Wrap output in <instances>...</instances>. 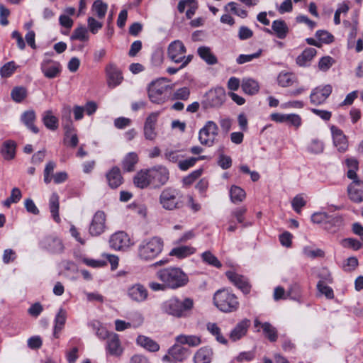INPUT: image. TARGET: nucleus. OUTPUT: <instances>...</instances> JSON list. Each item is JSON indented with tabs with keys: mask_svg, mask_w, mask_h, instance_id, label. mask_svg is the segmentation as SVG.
Segmentation results:
<instances>
[{
	"mask_svg": "<svg viewBox=\"0 0 363 363\" xmlns=\"http://www.w3.org/2000/svg\"><path fill=\"white\" fill-rule=\"evenodd\" d=\"M157 277L170 289L183 287L189 282L188 275L178 267L160 269L157 272Z\"/></svg>",
	"mask_w": 363,
	"mask_h": 363,
	"instance_id": "nucleus-1",
	"label": "nucleus"
},
{
	"mask_svg": "<svg viewBox=\"0 0 363 363\" xmlns=\"http://www.w3.org/2000/svg\"><path fill=\"white\" fill-rule=\"evenodd\" d=\"M194 304L191 298H185L182 301L177 297H172L162 303L161 310L175 318H186L194 308Z\"/></svg>",
	"mask_w": 363,
	"mask_h": 363,
	"instance_id": "nucleus-2",
	"label": "nucleus"
},
{
	"mask_svg": "<svg viewBox=\"0 0 363 363\" xmlns=\"http://www.w3.org/2000/svg\"><path fill=\"white\" fill-rule=\"evenodd\" d=\"M164 242L160 237L155 236L143 240L138 247V257L144 262L155 259L162 251Z\"/></svg>",
	"mask_w": 363,
	"mask_h": 363,
	"instance_id": "nucleus-3",
	"label": "nucleus"
},
{
	"mask_svg": "<svg viewBox=\"0 0 363 363\" xmlns=\"http://www.w3.org/2000/svg\"><path fill=\"white\" fill-rule=\"evenodd\" d=\"M213 303L223 313H233L238 310L240 303L235 294L227 289L216 291L213 295Z\"/></svg>",
	"mask_w": 363,
	"mask_h": 363,
	"instance_id": "nucleus-4",
	"label": "nucleus"
},
{
	"mask_svg": "<svg viewBox=\"0 0 363 363\" xmlns=\"http://www.w3.org/2000/svg\"><path fill=\"white\" fill-rule=\"evenodd\" d=\"M159 203L167 211L179 209L183 206L179 191L172 187H167L161 191Z\"/></svg>",
	"mask_w": 363,
	"mask_h": 363,
	"instance_id": "nucleus-5",
	"label": "nucleus"
},
{
	"mask_svg": "<svg viewBox=\"0 0 363 363\" xmlns=\"http://www.w3.org/2000/svg\"><path fill=\"white\" fill-rule=\"evenodd\" d=\"M169 88V80L160 78L152 82L148 86V96L155 104H160L167 99L166 92Z\"/></svg>",
	"mask_w": 363,
	"mask_h": 363,
	"instance_id": "nucleus-6",
	"label": "nucleus"
},
{
	"mask_svg": "<svg viewBox=\"0 0 363 363\" xmlns=\"http://www.w3.org/2000/svg\"><path fill=\"white\" fill-rule=\"evenodd\" d=\"M218 126L212 121H207L199 133V140L201 145L211 147L216 142Z\"/></svg>",
	"mask_w": 363,
	"mask_h": 363,
	"instance_id": "nucleus-7",
	"label": "nucleus"
},
{
	"mask_svg": "<svg viewBox=\"0 0 363 363\" xmlns=\"http://www.w3.org/2000/svg\"><path fill=\"white\" fill-rule=\"evenodd\" d=\"M151 184L155 188L164 185L169 180V172L167 167L162 165L155 166L149 169Z\"/></svg>",
	"mask_w": 363,
	"mask_h": 363,
	"instance_id": "nucleus-8",
	"label": "nucleus"
},
{
	"mask_svg": "<svg viewBox=\"0 0 363 363\" xmlns=\"http://www.w3.org/2000/svg\"><path fill=\"white\" fill-rule=\"evenodd\" d=\"M225 100V91L223 88L217 87L210 90L206 94L205 106L218 108L223 105Z\"/></svg>",
	"mask_w": 363,
	"mask_h": 363,
	"instance_id": "nucleus-9",
	"label": "nucleus"
},
{
	"mask_svg": "<svg viewBox=\"0 0 363 363\" xmlns=\"http://www.w3.org/2000/svg\"><path fill=\"white\" fill-rule=\"evenodd\" d=\"M107 85L109 88L113 89L120 85L123 79L122 72L113 63H109L105 68Z\"/></svg>",
	"mask_w": 363,
	"mask_h": 363,
	"instance_id": "nucleus-10",
	"label": "nucleus"
},
{
	"mask_svg": "<svg viewBox=\"0 0 363 363\" xmlns=\"http://www.w3.org/2000/svg\"><path fill=\"white\" fill-rule=\"evenodd\" d=\"M186 52L185 45L179 40L172 42L167 48L169 58L175 63H180L184 60Z\"/></svg>",
	"mask_w": 363,
	"mask_h": 363,
	"instance_id": "nucleus-11",
	"label": "nucleus"
},
{
	"mask_svg": "<svg viewBox=\"0 0 363 363\" xmlns=\"http://www.w3.org/2000/svg\"><path fill=\"white\" fill-rule=\"evenodd\" d=\"M189 356L188 350L179 345H174L168 350V353L162 357V361L182 362Z\"/></svg>",
	"mask_w": 363,
	"mask_h": 363,
	"instance_id": "nucleus-12",
	"label": "nucleus"
},
{
	"mask_svg": "<svg viewBox=\"0 0 363 363\" xmlns=\"http://www.w3.org/2000/svg\"><path fill=\"white\" fill-rule=\"evenodd\" d=\"M110 247L116 250H125L131 245L127 233L119 231L113 234L109 239Z\"/></svg>",
	"mask_w": 363,
	"mask_h": 363,
	"instance_id": "nucleus-13",
	"label": "nucleus"
},
{
	"mask_svg": "<svg viewBox=\"0 0 363 363\" xmlns=\"http://www.w3.org/2000/svg\"><path fill=\"white\" fill-rule=\"evenodd\" d=\"M106 228V215L104 212L98 211L94 214L89 225V233L91 236H99Z\"/></svg>",
	"mask_w": 363,
	"mask_h": 363,
	"instance_id": "nucleus-14",
	"label": "nucleus"
},
{
	"mask_svg": "<svg viewBox=\"0 0 363 363\" xmlns=\"http://www.w3.org/2000/svg\"><path fill=\"white\" fill-rule=\"evenodd\" d=\"M332 90L333 88L330 84L315 87L310 95L311 104L317 106L324 103L332 93Z\"/></svg>",
	"mask_w": 363,
	"mask_h": 363,
	"instance_id": "nucleus-15",
	"label": "nucleus"
},
{
	"mask_svg": "<svg viewBox=\"0 0 363 363\" xmlns=\"http://www.w3.org/2000/svg\"><path fill=\"white\" fill-rule=\"evenodd\" d=\"M40 244L43 248L54 254L62 253L64 250L62 240L56 236H47L40 241Z\"/></svg>",
	"mask_w": 363,
	"mask_h": 363,
	"instance_id": "nucleus-16",
	"label": "nucleus"
},
{
	"mask_svg": "<svg viewBox=\"0 0 363 363\" xmlns=\"http://www.w3.org/2000/svg\"><path fill=\"white\" fill-rule=\"evenodd\" d=\"M159 114V112H152L147 117L143 128L144 136L146 140H154L156 138L155 126Z\"/></svg>",
	"mask_w": 363,
	"mask_h": 363,
	"instance_id": "nucleus-17",
	"label": "nucleus"
},
{
	"mask_svg": "<svg viewBox=\"0 0 363 363\" xmlns=\"http://www.w3.org/2000/svg\"><path fill=\"white\" fill-rule=\"evenodd\" d=\"M106 350L107 353L111 356L118 357L122 354L123 349L118 334L111 333L109 338L106 340Z\"/></svg>",
	"mask_w": 363,
	"mask_h": 363,
	"instance_id": "nucleus-18",
	"label": "nucleus"
},
{
	"mask_svg": "<svg viewBox=\"0 0 363 363\" xmlns=\"http://www.w3.org/2000/svg\"><path fill=\"white\" fill-rule=\"evenodd\" d=\"M40 69L45 77L49 79L57 77L61 72L60 63L48 59L43 60Z\"/></svg>",
	"mask_w": 363,
	"mask_h": 363,
	"instance_id": "nucleus-19",
	"label": "nucleus"
},
{
	"mask_svg": "<svg viewBox=\"0 0 363 363\" xmlns=\"http://www.w3.org/2000/svg\"><path fill=\"white\" fill-rule=\"evenodd\" d=\"M128 296L133 301L143 302L147 298L148 291L141 284H135L128 289Z\"/></svg>",
	"mask_w": 363,
	"mask_h": 363,
	"instance_id": "nucleus-20",
	"label": "nucleus"
},
{
	"mask_svg": "<svg viewBox=\"0 0 363 363\" xmlns=\"http://www.w3.org/2000/svg\"><path fill=\"white\" fill-rule=\"evenodd\" d=\"M334 145L337 148L338 151L344 152L348 147V143L346 135L342 130L335 125L330 128Z\"/></svg>",
	"mask_w": 363,
	"mask_h": 363,
	"instance_id": "nucleus-21",
	"label": "nucleus"
},
{
	"mask_svg": "<svg viewBox=\"0 0 363 363\" xmlns=\"http://www.w3.org/2000/svg\"><path fill=\"white\" fill-rule=\"evenodd\" d=\"M251 322L247 318H244L237 323L230 333V338L235 342L246 335Z\"/></svg>",
	"mask_w": 363,
	"mask_h": 363,
	"instance_id": "nucleus-22",
	"label": "nucleus"
},
{
	"mask_svg": "<svg viewBox=\"0 0 363 363\" xmlns=\"http://www.w3.org/2000/svg\"><path fill=\"white\" fill-rule=\"evenodd\" d=\"M350 200L356 203L363 201V181L354 180L347 188Z\"/></svg>",
	"mask_w": 363,
	"mask_h": 363,
	"instance_id": "nucleus-23",
	"label": "nucleus"
},
{
	"mask_svg": "<svg viewBox=\"0 0 363 363\" xmlns=\"http://www.w3.org/2000/svg\"><path fill=\"white\" fill-rule=\"evenodd\" d=\"M226 277L244 294L250 293L251 286L245 277L230 271L226 272Z\"/></svg>",
	"mask_w": 363,
	"mask_h": 363,
	"instance_id": "nucleus-24",
	"label": "nucleus"
},
{
	"mask_svg": "<svg viewBox=\"0 0 363 363\" xmlns=\"http://www.w3.org/2000/svg\"><path fill=\"white\" fill-rule=\"evenodd\" d=\"M199 8V4L196 0H180L177 5V10L182 13L186 11L187 19H191L195 14Z\"/></svg>",
	"mask_w": 363,
	"mask_h": 363,
	"instance_id": "nucleus-25",
	"label": "nucleus"
},
{
	"mask_svg": "<svg viewBox=\"0 0 363 363\" xmlns=\"http://www.w3.org/2000/svg\"><path fill=\"white\" fill-rule=\"evenodd\" d=\"M72 108L69 105H64L61 111V118L63 128L65 131V137L69 136V133L73 130V122L71 119Z\"/></svg>",
	"mask_w": 363,
	"mask_h": 363,
	"instance_id": "nucleus-26",
	"label": "nucleus"
},
{
	"mask_svg": "<svg viewBox=\"0 0 363 363\" xmlns=\"http://www.w3.org/2000/svg\"><path fill=\"white\" fill-rule=\"evenodd\" d=\"M133 183L140 189H145L149 185H152L149 169H142L137 172L133 178Z\"/></svg>",
	"mask_w": 363,
	"mask_h": 363,
	"instance_id": "nucleus-27",
	"label": "nucleus"
},
{
	"mask_svg": "<svg viewBox=\"0 0 363 363\" xmlns=\"http://www.w3.org/2000/svg\"><path fill=\"white\" fill-rule=\"evenodd\" d=\"M67 316V311L64 308H60L54 320L53 336L55 338H59V334L65 325Z\"/></svg>",
	"mask_w": 363,
	"mask_h": 363,
	"instance_id": "nucleus-28",
	"label": "nucleus"
},
{
	"mask_svg": "<svg viewBox=\"0 0 363 363\" xmlns=\"http://www.w3.org/2000/svg\"><path fill=\"white\" fill-rule=\"evenodd\" d=\"M36 119V114L33 109H29L24 111L21 116V122L33 133H38L39 129L34 125Z\"/></svg>",
	"mask_w": 363,
	"mask_h": 363,
	"instance_id": "nucleus-29",
	"label": "nucleus"
},
{
	"mask_svg": "<svg viewBox=\"0 0 363 363\" xmlns=\"http://www.w3.org/2000/svg\"><path fill=\"white\" fill-rule=\"evenodd\" d=\"M42 121L44 125L50 130H56L58 128L59 120L53 114L52 110H47L43 113Z\"/></svg>",
	"mask_w": 363,
	"mask_h": 363,
	"instance_id": "nucleus-30",
	"label": "nucleus"
},
{
	"mask_svg": "<svg viewBox=\"0 0 363 363\" xmlns=\"http://www.w3.org/2000/svg\"><path fill=\"white\" fill-rule=\"evenodd\" d=\"M213 350L208 347L200 348L194 354L195 363H211L213 358Z\"/></svg>",
	"mask_w": 363,
	"mask_h": 363,
	"instance_id": "nucleus-31",
	"label": "nucleus"
},
{
	"mask_svg": "<svg viewBox=\"0 0 363 363\" xmlns=\"http://www.w3.org/2000/svg\"><path fill=\"white\" fill-rule=\"evenodd\" d=\"M136 342L151 352H157L160 350V345L156 341L145 335H139L136 339Z\"/></svg>",
	"mask_w": 363,
	"mask_h": 363,
	"instance_id": "nucleus-32",
	"label": "nucleus"
},
{
	"mask_svg": "<svg viewBox=\"0 0 363 363\" xmlns=\"http://www.w3.org/2000/svg\"><path fill=\"white\" fill-rule=\"evenodd\" d=\"M106 179L110 187L116 189L122 184L123 177L120 169L118 167H113L107 174Z\"/></svg>",
	"mask_w": 363,
	"mask_h": 363,
	"instance_id": "nucleus-33",
	"label": "nucleus"
},
{
	"mask_svg": "<svg viewBox=\"0 0 363 363\" xmlns=\"http://www.w3.org/2000/svg\"><path fill=\"white\" fill-rule=\"evenodd\" d=\"M199 56L209 65L217 64L218 59L211 52L210 48L206 46H201L197 49Z\"/></svg>",
	"mask_w": 363,
	"mask_h": 363,
	"instance_id": "nucleus-34",
	"label": "nucleus"
},
{
	"mask_svg": "<svg viewBox=\"0 0 363 363\" xmlns=\"http://www.w3.org/2000/svg\"><path fill=\"white\" fill-rule=\"evenodd\" d=\"M59 196L57 193L54 192L50 196L49 200V208L52 218L57 223L60 222V218L59 216Z\"/></svg>",
	"mask_w": 363,
	"mask_h": 363,
	"instance_id": "nucleus-35",
	"label": "nucleus"
},
{
	"mask_svg": "<svg viewBox=\"0 0 363 363\" xmlns=\"http://www.w3.org/2000/svg\"><path fill=\"white\" fill-rule=\"evenodd\" d=\"M175 340L180 345H188L190 347H196L201 342L200 337L194 335H179Z\"/></svg>",
	"mask_w": 363,
	"mask_h": 363,
	"instance_id": "nucleus-36",
	"label": "nucleus"
},
{
	"mask_svg": "<svg viewBox=\"0 0 363 363\" xmlns=\"http://www.w3.org/2000/svg\"><path fill=\"white\" fill-rule=\"evenodd\" d=\"M241 87L242 91L249 95L257 94L259 89L258 82L250 78L243 79L242 81Z\"/></svg>",
	"mask_w": 363,
	"mask_h": 363,
	"instance_id": "nucleus-37",
	"label": "nucleus"
},
{
	"mask_svg": "<svg viewBox=\"0 0 363 363\" xmlns=\"http://www.w3.org/2000/svg\"><path fill=\"white\" fill-rule=\"evenodd\" d=\"M138 162V156L137 153L130 152L125 156L122 162V167L126 172H133Z\"/></svg>",
	"mask_w": 363,
	"mask_h": 363,
	"instance_id": "nucleus-38",
	"label": "nucleus"
},
{
	"mask_svg": "<svg viewBox=\"0 0 363 363\" xmlns=\"http://www.w3.org/2000/svg\"><path fill=\"white\" fill-rule=\"evenodd\" d=\"M342 224V218L337 214L328 216L325 223V229L331 233L336 231V229L340 227Z\"/></svg>",
	"mask_w": 363,
	"mask_h": 363,
	"instance_id": "nucleus-39",
	"label": "nucleus"
},
{
	"mask_svg": "<svg viewBox=\"0 0 363 363\" xmlns=\"http://www.w3.org/2000/svg\"><path fill=\"white\" fill-rule=\"evenodd\" d=\"M316 55V50L313 48L305 49L296 58V63L299 66H306Z\"/></svg>",
	"mask_w": 363,
	"mask_h": 363,
	"instance_id": "nucleus-40",
	"label": "nucleus"
},
{
	"mask_svg": "<svg viewBox=\"0 0 363 363\" xmlns=\"http://www.w3.org/2000/svg\"><path fill=\"white\" fill-rule=\"evenodd\" d=\"M196 252V249L191 246H179L173 248L169 255L175 256L177 258L182 259L193 255Z\"/></svg>",
	"mask_w": 363,
	"mask_h": 363,
	"instance_id": "nucleus-41",
	"label": "nucleus"
},
{
	"mask_svg": "<svg viewBox=\"0 0 363 363\" xmlns=\"http://www.w3.org/2000/svg\"><path fill=\"white\" fill-rule=\"evenodd\" d=\"M16 143L12 140H6L4 143L1 154L6 160H11L15 157Z\"/></svg>",
	"mask_w": 363,
	"mask_h": 363,
	"instance_id": "nucleus-42",
	"label": "nucleus"
},
{
	"mask_svg": "<svg viewBox=\"0 0 363 363\" xmlns=\"http://www.w3.org/2000/svg\"><path fill=\"white\" fill-rule=\"evenodd\" d=\"M208 331L213 335L216 340L223 345L228 343V340L222 335L221 330L215 323H208L206 325Z\"/></svg>",
	"mask_w": 363,
	"mask_h": 363,
	"instance_id": "nucleus-43",
	"label": "nucleus"
},
{
	"mask_svg": "<svg viewBox=\"0 0 363 363\" xmlns=\"http://www.w3.org/2000/svg\"><path fill=\"white\" fill-rule=\"evenodd\" d=\"M246 196L245 191L240 187L233 185L230 189V200L234 203L242 202Z\"/></svg>",
	"mask_w": 363,
	"mask_h": 363,
	"instance_id": "nucleus-44",
	"label": "nucleus"
},
{
	"mask_svg": "<svg viewBox=\"0 0 363 363\" xmlns=\"http://www.w3.org/2000/svg\"><path fill=\"white\" fill-rule=\"evenodd\" d=\"M28 96V91L24 86H15L11 91V97L16 103H21Z\"/></svg>",
	"mask_w": 363,
	"mask_h": 363,
	"instance_id": "nucleus-45",
	"label": "nucleus"
},
{
	"mask_svg": "<svg viewBox=\"0 0 363 363\" xmlns=\"http://www.w3.org/2000/svg\"><path fill=\"white\" fill-rule=\"evenodd\" d=\"M266 30L279 38L283 39L286 36L289 29L286 24H271V29L267 28Z\"/></svg>",
	"mask_w": 363,
	"mask_h": 363,
	"instance_id": "nucleus-46",
	"label": "nucleus"
},
{
	"mask_svg": "<svg viewBox=\"0 0 363 363\" xmlns=\"http://www.w3.org/2000/svg\"><path fill=\"white\" fill-rule=\"evenodd\" d=\"M278 83L282 87L292 86L296 82L294 74L289 72H281L277 77Z\"/></svg>",
	"mask_w": 363,
	"mask_h": 363,
	"instance_id": "nucleus-47",
	"label": "nucleus"
},
{
	"mask_svg": "<svg viewBox=\"0 0 363 363\" xmlns=\"http://www.w3.org/2000/svg\"><path fill=\"white\" fill-rule=\"evenodd\" d=\"M72 40L87 41L89 40V31L86 27L80 26L77 27L70 37Z\"/></svg>",
	"mask_w": 363,
	"mask_h": 363,
	"instance_id": "nucleus-48",
	"label": "nucleus"
},
{
	"mask_svg": "<svg viewBox=\"0 0 363 363\" xmlns=\"http://www.w3.org/2000/svg\"><path fill=\"white\" fill-rule=\"evenodd\" d=\"M262 329L269 341H277L278 338L277 330L272 324L268 322L263 323V324H262Z\"/></svg>",
	"mask_w": 363,
	"mask_h": 363,
	"instance_id": "nucleus-49",
	"label": "nucleus"
},
{
	"mask_svg": "<svg viewBox=\"0 0 363 363\" xmlns=\"http://www.w3.org/2000/svg\"><path fill=\"white\" fill-rule=\"evenodd\" d=\"M108 6L101 0H96L94 2L92 9L99 18L102 19L107 11Z\"/></svg>",
	"mask_w": 363,
	"mask_h": 363,
	"instance_id": "nucleus-50",
	"label": "nucleus"
},
{
	"mask_svg": "<svg viewBox=\"0 0 363 363\" xmlns=\"http://www.w3.org/2000/svg\"><path fill=\"white\" fill-rule=\"evenodd\" d=\"M225 10L227 11L231 12L234 13L235 15H237L242 18H244L247 17V12L240 8L236 3L235 2H230L225 6Z\"/></svg>",
	"mask_w": 363,
	"mask_h": 363,
	"instance_id": "nucleus-51",
	"label": "nucleus"
},
{
	"mask_svg": "<svg viewBox=\"0 0 363 363\" xmlns=\"http://www.w3.org/2000/svg\"><path fill=\"white\" fill-rule=\"evenodd\" d=\"M203 262L217 268L221 267L222 264L220 261L210 251L204 252L201 255Z\"/></svg>",
	"mask_w": 363,
	"mask_h": 363,
	"instance_id": "nucleus-52",
	"label": "nucleus"
},
{
	"mask_svg": "<svg viewBox=\"0 0 363 363\" xmlns=\"http://www.w3.org/2000/svg\"><path fill=\"white\" fill-rule=\"evenodd\" d=\"M305 256L310 258L323 257L325 252L319 248H312L310 246H306L303 249Z\"/></svg>",
	"mask_w": 363,
	"mask_h": 363,
	"instance_id": "nucleus-53",
	"label": "nucleus"
},
{
	"mask_svg": "<svg viewBox=\"0 0 363 363\" xmlns=\"http://www.w3.org/2000/svg\"><path fill=\"white\" fill-rule=\"evenodd\" d=\"M15 63L13 61L6 63L0 69V74L2 77H9L15 71Z\"/></svg>",
	"mask_w": 363,
	"mask_h": 363,
	"instance_id": "nucleus-54",
	"label": "nucleus"
},
{
	"mask_svg": "<svg viewBox=\"0 0 363 363\" xmlns=\"http://www.w3.org/2000/svg\"><path fill=\"white\" fill-rule=\"evenodd\" d=\"M308 149V151L312 153L320 154L323 152L324 144L321 140L318 139H314L311 141Z\"/></svg>",
	"mask_w": 363,
	"mask_h": 363,
	"instance_id": "nucleus-55",
	"label": "nucleus"
},
{
	"mask_svg": "<svg viewBox=\"0 0 363 363\" xmlns=\"http://www.w3.org/2000/svg\"><path fill=\"white\" fill-rule=\"evenodd\" d=\"M317 289L320 293L324 294L326 298L332 299L334 297L333 289L323 283V281L320 280L317 284Z\"/></svg>",
	"mask_w": 363,
	"mask_h": 363,
	"instance_id": "nucleus-56",
	"label": "nucleus"
},
{
	"mask_svg": "<svg viewBox=\"0 0 363 363\" xmlns=\"http://www.w3.org/2000/svg\"><path fill=\"white\" fill-rule=\"evenodd\" d=\"M261 53H262V50H259L257 52L252 53V54L240 55L238 57L236 62L238 64H240V65L250 62L255 58H258L261 55Z\"/></svg>",
	"mask_w": 363,
	"mask_h": 363,
	"instance_id": "nucleus-57",
	"label": "nucleus"
},
{
	"mask_svg": "<svg viewBox=\"0 0 363 363\" xmlns=\"http://www.w3.org/2000/svg\"><path fill=\"white\" fill-rule=\"evenodd\" d=\"M286 296L291 299L298 300L301 296L300 285L296 283L292 284L287 291Z\"/></svg>",
	"mask_w": 363,
	"mask_h": 363,
	"instance_id": "nucleus-58",
	"label": "nucleus"
},
{
	"mask_svg": "<svg viewBox=\"0 0 363 363\" xmlns=\"http://www.w3.org/2000/svg\"><path fill=\"white\" fill-rule=\"evenodd\" d=\"M334 63V60L330 56L323 57L319 62L318 67L323 72L328 71Z\"/></svg>",
	"mask_w": 363,
	"mask_h": 363,
	"instance_id": "nucleus-59",
	"label": "nucleus"
},
{
	"mask_svg": "<svg viewBox=\"0 0 363 363\" xmlns=\"http://www.w3.org/2000/svg\"><path fill=\"white\" fill-rule=\"evenodd\" d=\"M190 95V90L188 87H182L175 91L173 94L174 99L187 100Z\"/></svg>",
	"mask_w": 363,
	"mask_h": 363,
	"instance_id": "nucleus-60",
	"label": "nucleus"
},
{
	"mask_svg": "<svg viewBox=\"0 0 363 363\" xmlns=\"http://www.w3.org/2000/svg\"><path fill=\"white\" fill-rule=\"evenodd\" d=\"M328 214L325 212H317L314 213L311 216V221L317 224H323L325 228V223L328 218Z\"/></svg>",
	"mask_w": 363,
	"mask_h": 363,
	"instance_id": "nucleus-61",
	"label": "nucleus"
},
{
	"mask_svg": "<svg viewBox=\"0 0 363 363\" xmlns=\"http://www.w3.org/2000/svg\"><path fill=\"white\" fill-rule=\"evenodd\" d=\"M316 38L320 42L330 43L333 40V36L326 30H320L315 33Z\"/></svg>",
	"mask_w": 363,
	"mask_h": 363,
	"instance_id": "nucleus-62",
	"label": "nucleus"
},
{
	"mask_svg": "<svg viewBox=\"0 0 363 363\" xmlns=\"http://www.w3.org/2000/svg\"><path fill=\"white\" fill-rule=\"evenodd\" d=\"M83 263L86 265L94 267V268H100L106 265V262L104 260H98L90 258L84 257L82 259Z\"/></svg>",
	"mask_w": 363,
	"mask_h": 363,
	"instance_id": "nucleus-63",
	"label": "nucleus"
},
{
	"mask_svg": "<svg viewBox=\"0 0 363 363\" xmlns=\"http://www.w3.org/2000/svg\"><path fill=\"white\" fill-rule=\"evenodd\" d=\"M306 201L301 195L296 196L291 201L293 209L296 213H300L301 208L303 207L306 205Z\"/></svg>",
	"mask_w": 363,
	"mask_h": 363,
	"instance_id": "nucleus-64",
	"label": "nucleus"
}]
</instances>
